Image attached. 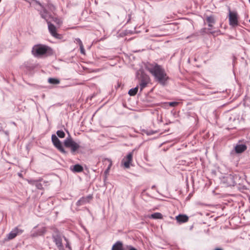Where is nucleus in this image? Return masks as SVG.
<instances>
[{
	"label": "nucleus",
	"mask_w": 250,
	"mask_h": 250,
	"mask_svg": "<svg viewBox=\"0 0 250 250\" xmlns=\"http://www.w3.org/2000/svg\"><path fill=\"white\" fill-rule=\"evenodd\" d=\"M138 88H139V86L137 85L136 87H135L133 88L130 89L128 91V94L130 96H135L138 92Z\"/></svg>",
	"instance_id": "obj_21"
},
{
	"label": "nucleus",
	"mask_w": 250,
	"mask_h": 250,
	"mask_svg": "<svg viewBox=\"0 0 250 250\" xmlns=\"http://www.w3.org/2000/svg\"><path fill=\"white\" fill-rule=\"evenodd\" d=\"M37 181L38 180H30L28 181V182L31 185H35V183H36Z\"/></svg>",
	"instance_id": "obj_31"
},
{
	"label": "nucleus",
	"mask_w": 250,
	"mask_h": 250,
	"mask_svg": "<svg viewBox=\"0 0 250 250\" xmlns=\"http://www.w3.org/2000/svg\"><path fill=\"white\" fill-rule=\"evenodd\" d=\"M35 3L38 5H39L42 8V7H44L40 2L39 1H38L37 0H35L34 1Z\"/></svg>",
	"instance_id": "obj_32"
},
{
	"label": "nucleus",
	"mask_w": 250,
	"mask_h": 250,
	"mask_svg": "<svg viewBox=\"0 0 250 250\" xmlns=\"http://www.w3.org/2000/svg\"><path fill=\"white\" fill-rule=\"evenodd\" d=\"M133 154V151L128 153L126 157L123 159L122 163L125 168H129L130 167V164L132 161Z\"/></svg>",
	"instance_id": "obj_9"
},
{
	"label": "nucleus",
	"mask_w": 250,
	"mask_h": 250,
	"mask_svg": "<svg viewBox=\"0 0 250 250\" xmlns=\"http://www.w3.org/2000/svg\"><path fill=\"white\" fill-rule=\"evenodd\" d=\"M48 82L52 84H58L60 83V80L57 78H49L48 79Z\"/></svg>",
	"instance_id": "obj_20"
},
{
	"label": "nucleus",
	"mask_w": 250,
	"mask_h": 250,
	"mask_svg": "<svg viewBox=\"0 0 250 250\" xmlns=\"http://www.w3.org/2000/svg\"><path fill=\"white\" fill-rule=\"evenodd\" d=\"M39 11L41 17L45 20L47 23L50 21V20L52 18V15L47 11L44 7H42L40 10H39Z\"/></svg>",
	"instance_id": "obj_8"
},
{
	"label": "nucleus",
	"mask_w": 250,
	"mask_h": 250,
	"mask_svg": "<svg viewBox=\"0 0 250 250\" xmlns=\"http://www.w3.org/2000/svg\"><path fill=\"white\" fill-rule=\"evenodd\" d=\"M176 219L178 223H183L188 221V217L186 215L179 214L176 217Z\"/></svg>",
	"instance_id": "obj_14"
},
{
	"label": "nucleus",
	"mask_w": 250,
	"mask_h": 250,
	"mask_svg": "<svg viewBox=\"0 0 250 250\" xmlns=\"http://www.w3.org/2000/svg\"><path fill=\"white\" fill-rule=\"evenodd\" d=\"M149 218L154 219H163V215L160 212H155L151 214Z\"/></svg>",
	"instance_id": "obj_17"
},
{
	"label": "nucleus",
	"mask_w": 250,
	"mask_h": 250,
	"mask_svg": "<svg viewBox=\"0 0 250 250\" xmlns=\"http://www.w3.org/2000/svg\"><path fill=\"white\" fill-rule=\"evenodd\" d=\"M128 249H129V250H137V249H136L135 248L132 247L131 246H129L128 247Z\"/></svg>",
	"instance_id": "obj_34"
},
{
	"label": "nucleus",
	"mask_w": 250,
	"mask_h": 250,
	"mask_svg": "<svg viewBox=\"0 0 250 250\" xmlns=\"http://www.w3.org/2000/svg\"><path fill=\"white\" fill-rule=\"evenodd\" d=\"M22 232L23 230L22 229H20L18 227H16L8 234L7 236V239H13L15 238L17 235L22 233Z\"/></svg>",
	"instance_id": "obj_10"
},
{
	"label": "nucleus",
	"mask_w": 250,
	"mask_h": 250,
	"mask_svg": "<svg viewBox=\"0 0 250 250\" xmlns=\"http://www.w3.org/2000/svg\"><path fill=\"white\" fill-rule=\"evenodd\" d=\"M249 2H250V0H249Z\"/></svg>",
	"instance_id": "obj_38"
},
{
	"label": "nucleus",
	"mask_w": 250,
	"mask_h": 250,
	"mask_svg": "<svg viewBox=\"0 0 250 250\" xmlns=\"http://www.w3.org/2000/svg\"><path fill=\"white\" fill-rule=\"evenodd\" d=\"M83 167L79 164L74 165L72 169V171L75 172H81L83 171Z\"/></svg>",
	"instance_id": "obj_18"
},
{
	"label": "nucleus",
	"mask_w": 250,
	"mask_h": 250,
	"mask_svg": "<svg viewBox=\"0 0 250 250\" xmlns=\"http://www.w3.org/2000/svg\"><path fill=\"white\" fill-rule=\"evenodd\" d=\"M145 68L154 77L157 81L163 85L168 80V77L165 69L157 63H146L145 65Z\"/></svg>",
	"instance_id": "obj_1"
},
{
	"label": "nucleus",
	"mask_w": 250,
	"mask_h": 250,
	"mask_svg": "<svg viewBox=\"0 0 250 250\" xmlns=\"http://www.w3.org/2000/svg\"><path fill=\"white\" fill-rule=\"evenodd\" d=\"M111 250H124L123 243L121 241H117L113 245Z\"/></svg>",
	"instance_id": "obj_16"
},
{
	"label": "nucleus",
	"mask_w": 250,
	"mask_h": 250,
	"mask_svg": "<svg viewBox=\"0 0 250 250\" xmlns=\"http://www.w3.org/2000/svg\"><path fill=\"white\" fill-rule=\"evenodd\" d=\"M213 24H211V25H208V27H209V28H208V30H211V28H212V26H213Z\"/></svg>",
	"instance_id": "obj_35"
},
{
	"label": "nucleus",
	"mask_w": 250,
	"mask_h": 250,
	"mask_svg": "<svg viewBox=\"0 0 250 250\" xmlns=\"http://www.w3.org/2000/svg\"><path fill=\"white\" fill-rule=\"evenodd\" d=\"M80 48L81 53L83 54H85V50H84L83 45H82L80 46Z\"/></svg>",
	"instance_id": "obj_30"
},
{
	"label": "nucleus",
	"mask_w": 250,
	"mask_h": 250,
	"mask_svg": "<svg viewBox=\"0 0 250 250\" xmlns=\"http://www.w3.org/2000/svg\"><path fill=\"white\" fill-rule=\"evenodd\" d=\"M75 42L77 43H78L79 46L83 45L82 42L81 41V40L79 38H76L75 40Z\"/></svg>",
	"instance_id": "obj_29"
},
{
	"label": "nucleus",
	"mask_w": 250,
	"mask_h": 250,
	"mask_svg": "<svg viewBox=\"0 0 250 250\" xmlns=\"http://www.w3.org/2000/svg\"><path fill=\"white\" fill-rule=\"evenodd\" d=\"M105 161H107L108 162V167L106 169V170H105V172H108V171L109 170V169H110L111 166H112V161L110 159H105Z\"/></svg>",
	"instance_id": "obj_25"
},
{
	"label": "nucleus",
	"mask_w": 250,
	"mask_h": 250,
	"mask_svg": "<svg viewBox=\"0 0 250 250\" xmlns=\"http://www.w3.org/2000/svg\"><path fill=\"white\" fill-rule=\"evenodd\" d=\"M47 8L53 13L56 10L55 6L51 3H48L47 4Z\"/></svg>",
	"instance_id": "obj_24"
},
{
	"label": "nucleus",
	"mask_w": 250,
	"mask_h": 250,
	"mask_svg": "<svg viewBox=\"0 0 250 250\" xmlns=\"http://www.w3.org/2000/svg\"><path fill=\"white\" fill-rule=\"evenodd\" d=\"M149 82V77L147 75L144 73H142L140 77L139 78V87L140 92H142L143 89L147 86Z\"/></svg>",
	"instance_id": "obj_4"
},
{
	"label": "nucleus",
	"mask_w": 250,
	"mask_h": 250,
	"mask_svg": "<svg viewBox=\"0 0 250 250\" xmlns=\"http://www.w3.org/2000/svg\"><path fill=\"white\" fill-rule=\"evenodd\" d=\"M51 140L55 147L57 148L61 152L64 154L67 153V152L64 149L61 141L55 134L52 135Z\"/></svg>",
	"instance_id": "obj_5"
},
{
	"label": "nucleus",
	"mask_w": 250,
	"mask_h": 250,
	"mask_svg": "<svg viewBox=\"0 0 250 250\" xmlns=\"http://www.w3.org/2000/svg\"><path fill=\"white\" fill-rule=\"evenodd\" d=\"M51 19H52V21L59 26L61 25L62 23V20L58 17H53L52 16V18H51Z\"/></svg>",
	"instance_id": "obj_22"
},
{
	"label": "nucleus",
	"mask_w": 250,
	"mask_h": 250,
	"mask_svg": "<svg viewBox=\"0 0 250 250\" xmlns=\"http://www.w3.org/2000/svg\"><path fill=\"white\" fill-rule=\"evenodd\" d=\"M179 104V103L177 102H173L168 103L169 105L170 106H172V107L176 106L178 105Z\"/></svg>",
	"instance_id": "obj_28"
},
{
	"label": "nucleus",
	"mask_w": 250,
	"mask_h": 250,
	"mask_svg": "<svg viewBox=\"0 0 250 250\" xmlns=\"http://www.w3.org/2000/svg\"><path fill=\"white\" fill-rule=\"evenodd\" d=\"M64 145L67 148H70L72 154H75L80 147L79 144L75 142L71 137H67L65 139Z\"/></svg>",
	"instance_id": "obj_3"
},
{
	"label": "nucleus",
	"mask_w": 250,
	"mask_h": 250,
	"mask_svg": "<svg viewBox=\"0 0 250 250\" xmlns=\"http://www.w3.org/2000/svg\"><path fill=\"white\" fill-rule=\"evenodd\" d=\"M227 179L232 180L231 183H230V185H234V184H235V182L233 181V176H232V175H230V174L227 177Z\"/></svg>",
	"instance_id": "obj_27"
},
{
	"label": "nucleus",
	"mask_w": 250,
	"mask_h": 250,
	"mask_svg": "<svg viewBox=\"0 0 250 250\" xmlns=\"http://www.w3.org/2000/svg\"><path fill=\"white\" fill-rule=\"evenodd\" d=\"M32 1H34L35 0H32Z\"/></svg>",
	"instance_id": "obj_37"
},
{
	"label": "nucleus",
	"mask_w": 250,
	"mask_h": 250,
	"mask_svg": "<svg viewBox=\"0 0 250 250\" xmlns=\"http://www.w3.org/2000/svg\"><path fill=\"white\" fill-rule=\"evenodd\" d=\"M247 149V146L244 144L237 145L235 147V150L237 153H241Z\"/></svg>",
	"instance_id": "obj_15"
},
{
	"label": "nucleus",
	"mask_w": 250,
	"mask_h": 250,
	"mask_svg": "<svg viewBox=\"0 0 250 250\" xmlns=\"http://www.w3.org/2000/svg\"><path fill=\"white\" fill-rule=\"evenodd\" d=\"M46 232V229L44 227H42L37 230L32 231L31 236L32 237H37L43 235Z\"/></svg>",
	"instance_id": "obj_13"
},
{
	"label": "nucleus",
	"mask_w": 250,
	"mask_h": 250,
	"mask_svg": "<svg viewBox=\"0 0 250 250\" xmlns=\"http://www.w3.org/2000/svg\"><path fill=\"white\" fill-rule=\"evenodd\" d=\"M92 198V196L91 195H89L86 197H82L77 202L76 205L77 206L83 205L87 203H89Z\"/></svg>",
	"instance_id": "obj_12"
},
{
	"label": "nucleus",
	"mask_w": 250,
	"mask_h": 250,
	"mask_svg": "<svg viewBox=\"0 0 250 250\" xmlns=\"http://www.w3.org/2000/svg\"><path fill=\"white\" fill-rule=\"evenodd\" d=\"M53 239L54 242L57 246L59 250H63V246L62 243V237L60 234H56L53 236Z\"/></svg>",
	"instance_id": "obj_11"
},
{
	"label": "nucleus",
	"mask_w": 250,
	"mask_h": 250,
	"mask_svg": "<svg viewBox=\"0 0 250 250\" xmlns=\"http://www.w3.org/2000/svg\"><path fill=\"white\" fill-rule=\"evenodd\" d=\"M41 180H38V181L35 183V186L38 189H42L43 188L42 184L40 182Z\"/></svg>",
	"instance_id": "obj_26"
},
{
	"label": "nucleus",
	"mask_w": 250,
	"mask_h": 250,
	"mask_svg": "<svg viewBox=\"0 0 250 250\" xmlns=\"http://www.w3.org/2000/svg\"><path fill=\"white\" fill-rule=\"evenodd\" d=\"M31 52L35 57L40 58L47 53L51 54L52 50L47 45L38 44L33 46Z\"/></svg>",
	"instance_id": "obj_2"
},
{
	"label": "nucleus",
	"mask_w": 250,
	"mask_h": 250,
	"mask_svg": "<svg viewBox=\"0 0 250 250\" xmlns=\"http://www.w3.org/2000/svg\"><path fill=\"white\" fill-rule=\"evenodd\" d=\"M47 23L48 24L49 32L51 36L56 39H61V35L57 33L56 27L55 26L51 23V21L48 22Z\"/></svg>",
	"instance_id": "obj_7"
},
{
	"label": "nucleus",
	"mask_w": 250,
	"mask_h": 250,
	"mask_svg": "<svg viewBox=\"0 0 250 250\" xmlns=\"http://www.w3.org/2000/svg\"><path fill=\"white\" fill-rule=\"evenodd\" d=\"M57 136L60 138H63L65 137V133L62 130H58L56 132Z\"/></svg>",
	"instance_id": "obj_23"
},
{
	"label": "nucleus",
	"mask_w": 250,
	"mask_h": 250,
	"mask_svg": "<svg viewBox=\"0 0 250 250\" xmlns=\"http://www.w3.org/2000/svg\"><path fill=\"white\" fill-rule=\"evenodd\" d=\"M64 240L67 242V243L66 244V247L69 248V249H70L71 247H70L68 242H67V239L65 237H64Z\"/></svg>",
	"instance_id": "obj_33"
},
{
	"label": "nucleus",
	"mask_w": 250,
	"mask_h": 250,
	"mask_svg": "<svg viewBox=\"0 0 250 250\" xmlns=\"http://www.w3.org/2000/svg\"><path fill=\"white\" fill-rule=\"evenodd\" d=\"M206 21L208 23V25L214 24L215 22L214 17L212 15L208 16L206 18Z\"/></svg>",
	"instance_id": "obj_19"
},
{
	"label": "nucleus",
	"mask_w": 250,
	"mask_h": 250,
	"mask_svg": "<svg viewBox=\"0 0 250 250\" xmlns=\"http://www.w3.org/2000/svg\"><path fill=\"white\" fill-rule=\"evenodd\" d=\"M214 250H223V249L221 248H217L215 249Z\"/></svg>",
	"instance_id": "obj_36"
},
{
	"label": "nucleus",
	"mask_w": 250,
	"mask_h": 250,
	"mask_svg": "<svg viewBox=\"0 0 250 250\" xmlns=\"http://www.w3.org/2000/svg\"><path fill=\"white\" fill-rule=\"evenodd\" d=\"M229 24L232 27H236L238 25V16L236 12L229 10Z\"/></svg>",
	"instance_id": "obj_6"
}]
</instances>
